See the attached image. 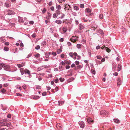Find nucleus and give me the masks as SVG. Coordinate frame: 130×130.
<instances>
[{
  "label": "nucleus",
  "mask_w": 130,
  "mask_h": 130,
  "mask_svg": "<svg viewBox=\"0 0 130 130\" xmlns=\"http://www.w3.org/2000/svg\"><path fill=\"white\" fill-rule=\"evenodd\" d=\"M100 114L105 117H107L109 115V113L105 110H103L100 111Z\"/></svg>",
  "instance_id": "1"
},
{
  "label": "nucleus",
  "mask_w": 130,
  "mask_h": 130,
  "mask_svg": "<svg viewBox=\"0 0 130 130\" xmlns=\"http://www.w3.org/2000/svg\"><path fill=\"white\" fill-rule=\"evenodd\" d=\"M59 65V66L58 67L59 69L60 70V71L63 70V67L62 66H65V63L63 61H62L60 63Z\"/></svg>",
  "instance_id": "2"
},
{
  "label": "nucleus",
  "mask_w": 130,
  "mask_h": 130,
  "mask_svg": "<svg viewBox=\"0 0 130 130\" xmlns=\"http://www.w3.org/2000/svg\"><path fill=\"white\" fill-rule=\"evenodd\" d=\"M5 13L8 15H13L15 14V12L12 10H8L5 12Z\"/></svg>",
  "instance_id": "3"
},
{
  "label": "nucleus",
  "mask_w": 130,
  "mask_h": 130,
  "mask_svg": "<svg viewBox=\"0 0 130 130\" xmlns=\"http://www.w3.org/2000/svg\"><path fill=\"white\" fill-rule=\"evenodd\" d=\"M0 125L1 126H6L7 124L5 119H3L0 121Z\"/></svg>",
  "instance_id": "4"
},
{
  "label": "nucleus",
  "mask_w": 130,
  "mask_h": 130,
  "mask_svg": "<svg viewBox=\"0 0 130 130\" xmlns=\"http://www.w3.org/2000/svg\"><path fill=\"white\" fill-rule=\"evenodd\" d=\"M121 31L122 35H125L127 32V30L124 28H121Z\"/></svg>",
  "instance_id": "5"
},
{
  "label": "nucleus",
  "mask_w": 130,
  "mask_h": 130,
  "mask_svg": "<svg viewBox=\"0 0 130 130\" xmlns=\"http://www.w3.org/2000/svg\"><path fill=\"white\" fill-rule=\"evenodd\" d=\"M51 54L52 55V56L51 58V59H55L57 58L55 57L57 55V54L56 52H52V53Z\"/></svg>",
  "instance_id": "6"
},
{
  "label": "nucleus",
  "mask_w": 130,
  "mask_h": 130,
  "mask_svg": "<svg viewBox=\"0 0 130 130\" xmlns=\"http://www.w3.org/2000/svg\"><path fill=\"white\" fill-rule=\"evenodd\" d=\"M24 72L25 74H27L28 75V77H31V75L30 74V72L27 69L25 70Z\"/></svg>",
  "instance_id": "7"
},
{
  "label": "nucleus",
  "mask_w": 130,
  "mask_h": 130,
  "mask_svg": "<svg viewBox=\"0 0 130 130\" xmlns=\"http://www.w3.org/2000/svg\"><path fill=\"white\" fill-rule=\"evenodd\" d=\"M117 84L118 86H119L120 85H121L122 83V81L120 77H118L117 79Z\"/></svg>",
  "instance_id": "8"
},
{
  "label": "nucleus",
  "mask_w": 130,
  "mask_h": 130,
  "mask_svg": "<svg viewBox=\"0 0 130 130\" xmlns=\"http://www.w3.org/2000/svg\"><path fill=\"white\" fill-rule=\"evenodd\" d=\"M76 36L75 37L73 36L70 39V40L73 43L75 42L77 40V39L76 38Z\"/></svg>",
  "instance_id": "9"
},
{
  "label": "nucleus",
  "mask_w": 130,
  "mask_h": 130,
  "mask_svg": "<svg viewBox=\"0 0 130 130\" xmlns=\"http://www.w3.org/2000/svg\"><path fill=\"white\" fill-rule=\"evenodd\" d=\"M85 28L84 26V25L80 23L78 25V29L80 30H82L84 29Z\"/></svg>",
  "instance_id": "10"
},
{
  "label": "nucleus",
  "mask_w": 130,
  "mask_h": 130,
  "mask_svg": "<svg viewBox=\"0 0 130 130\" xmlns=\"http://www.w3.org/2000/svg\"><path fill=\"white\" fill-rule=\"evenodd\" d=\"M4 69L5 70L10 71V67L9 65H6L4 66Z\"/></svg>",
  "instance_id": "11"
},
{
  "label": "nucleus",
  "mask_w": 130,
  "mask_h": 130,
  "mask_svg": "<svg viewBox=\"0 0 130 130\" xmlns=\"http://www.w3.org/2000/svg\"><path fill=\"white\" fill-rule=\"evenodd\" d=\"M81 19L83 21L85 22H87L89 21V22H90V21L92 20V19L91 20H89L87 19L85 17H83L81 18Z\"/></svg>",
  "instance_id": "12"
},
{
  "label": "nucleus",
  "mask_w": 130,
  "mask_h": 130,
  "mask_svg": "<svg viewBox=\"0 0 130 130\" xmlns=\"http://www.w3.org/2000/svg\"><path fill=\"white\" fill-rule=\"evenodd\" d=\"M79 124L80 127L83 128L85 127V123L83 121H80L79 122Z\"/></svg>",
  "instance_id": "13"
},
{
  "label": "nucleus",
  "mask_w": 130,
  "mask_h": 130,
  "mask_svg": "<svg viewBox=\"0 0 130 130\" xmlns=\"http://www.w3.org/2000/svg\"><path fill=\"white\" fill-rule=\"evenodd\" d=\"M47 15L46 17V19L47 20H49L51 17L52 14L49 12H47Z\"/></svg>",
  "instance_id": "14"
},
{
  "label": "nucleus",
  "mask_w": 130,
  "mask_h": 130,
  "mask_svg": "<svg viewBox=\"0 0 130 130\" xmlns=\"http://www.w3.org/2000/svg\"><path fill=\"white\" fill-rule=\"evenodd\" d=\"M87 120L89 123L90 124L93 122V120H92L90 117H88L87 119Z\"/></svg>",
  "instance_id": "15"
},
{
  "label": "nucleus",
  "mask_w": 130,
  "mask_h": 130,
  "mask_svg": "<svg viewBox=\"0 0 130 130\" xmlns=\"http://www.w3.org/2000/svg\"><path fill=\"white\" fill-rule=\"evenodd\" d=\"M18 22H19L23 23L24 21L22 18L20 16L18 17Z\"/></svg>",
  "instance_id": "16"
},
{
  "label": "nucleus",
  "mask_w": 130,
  "mask_h": 130,
  "mask_svg": "<svg viewBox=\"0 0 130 130\" xmlns=\"http://www.w3.org/2000/svg\"><path fill=\"white\" fill-rule=\"evenodd\" d=\"M56 126L57 128L59 130H60L62 128V125L60 124H57Z\"/></svg>",
  "instance_id": "17"
},
{
  "label": "nucleus",
  "mask_w": 130,
  "mask_h": 130,
  "mask_svg": "<svg viewBox=\"0 0 130 130\" xmlns=\"http://www.w3.org/2000/svg\"><path fill=\"white\" fill-rule=\"evenodd\" d=\"M85 13H90L91 12V10L89 8H87L85 9Z\"/></svg>",
  "instance_id": "18"
},
{
  "label": "nucleus",
  "mask_w": 130,
  "mask_h": 130,
  "mask_svg": "<svg viewBox=\"0 0 130 130\" xmlns=\"http://www.w3.org/2000/svg\"><path fill=\"white\" fill-rule=\"evenodd\" d=\"M65 63V64H70L71 63V61L69 60H66L64 61Z\"/></svg>",
  "instance_id": "19"
},
{
  "label": "nucleus",
  "mask_w": 130,
  "mask_h": 130,
  "mask_svg": "<svg viewBox=\"0 0 130 130\" xmlns=\"http://www.w3.org/2000/svg\"><path fill=\"white\" fill-rule=\"evenodd\" d=\"M75 79V78L73 77H71L69 79H68L67 80V82L68 83H69L72 81L73 80H74Z\"/></svg>",
  "instance_id": "20"
},
{
  "label": "nucleus",
  "mask_w": 130,
  "mask_h": 130,
  "mask_svg": "<svg viewBox=\"0 0 130 130\" xmlns=\"http://www.w3.org/2000/svg\"><path fill=\"white\" fill-rule=\"evenodd\" d=\"M113 121L115 123H118L120 122V121L116 118H114L113 119Z\"/></svg>",
  "instance_id": "21"
},
{
  "label": "nucleus",
  "mask_w": 130,
  "mask_h": 130,
  "mask_svg": "<svg viewBox=\"0 0 130 130\" xmlns=\"http://www.w3.org/2000/svg\"><path fill=\"white\" fill-rule=\"evenodd\" d=\"M32 98L34 100H36L39 99L40 98V97L39 96L35 95L32 96Z\"/></svg>",
  "instance_id": "22"
},
{
  "label": "nucleus",
  "mask_w": 130,
  "mask_h": 130,
  "mask_svg": "<svg viewBox=\"0 0 130 130\" xmlns=\"http://www.w3.org/2000/svg\"><path fill=\"white\" fill-rule=\"evenodd\" d=\"M58 105L59 106H61L64 103V102L63 101H58Z\"/></svg>",
  "instance_id": "23"
},
{
  "label": "nucleus",
  "mask_w": 130,
  "mask_h": 130,
  "mask_svg": "<svg viewBox=\"0 0 130 130\" xmlns=\"http://www.w3.org/2000/svg\"><path fill=\"white\" fill-rule=\"evenodd\" d=\"M46 44V42L45 40L42 41L41 43V45L42 46H43L45 45Z\"/></svg>",
  "instance_id": "24"
},
{
  "label": "nucleus",
  "mask_w": 130,
  "mask_h": 130,
  "mask_svg": "<svg viewBox=\"0 0 130 130\" xmlns=\"http://www.w3.org/2000/svg\"><path fill=\"white\" fill-rule=\"evenodd\" d=\"M98 32L102 36H103L104 35V33L103 32V31L101 29H99L98 30Z\"/></svg>",
  "instance_id": "25"
},
{
  "label": "nucleus",
  "mask_w": 130,
  "mask_h": 130,
  "mask_svg": "<svg viewBox=\"0 0 130 130\" xmlns=\"http://www.w3.org/2000/svg\"><path fill=\"white\" fill-rule=\"evenodd\" d=\"M94 15V13L93 12L89 13V14H86V15L88 16L90 18H92V17Z\"/></svg>",
  "instance_id": "26"
},
{
  "label": "nucleus",
  "mask_w": 130,
  "mask_h": 130,
  "mask_svg": "<svg viewBox=\"0 0 130 130\" xmlns=\"http://www.w3.org/2000/svg\"><path fill=\"white\" fill-rule=\"evenodd\" d=\"M122 69L121 66L120 64H118V71H120Z\"/></svg>",
  "instance_id": "27"
},
{
  "label": "nucleus",
  "mask_w": 130,
  "mask_h": 130,
  "mask_svg": "<svg viewBox=\"0 0 130 130\" xmlns=\"http://www.w3.org/2000/svg\"><path fill=\"white\" fill-rule=\"evenodd\" d=\"M117 65L116 64H114L113 65L112 67V70L114 71H116V68Z\"/></svg>",
  "instance_id": "28"
},
{
  "label": "nucleus",
  "mask_w": 130,
  "mask_h": 130,
  "mask_svg": "<svg viewBox=\"0 0 130 130\" xmlns=\"http://www.w3.org/2000/svg\"><path fill=\"white\" fill-rule=\"evenodd\" d=\"M55 23L58 24H61L62 22L60 20H57L55 21Z\"/></svg>",
  "instance_id": "29"
},
{
  "label": "nucleus",
  "mask_w": 130,
  "mask_h": 130,
  "mask_svg": "<svg viewBox=\"0 0 130 130\" xmlns=\"http://www.w3.org/2000/svg\"><path fill=\"white\" fill-rule=\"evenodd\" d=\"M0 91L2 93L4 94L6 92V90L4 88H3Z\"/></svg>",
  "instance_id": "30"
},
{
  "label": "nucleus",
  "mask_w": 130,
  "mask_h": 130,
  "mask_svg": "<svg viewBox=\"0 0 130 130\" xmlns=\"http://www.w3.org/2000/svg\"><path fill=\"white\" fill-rule=\"evenodd\" d=\"M4 5L7 8H8L9 7V3L7 2H5V3L4 4Z\"/></svg>",
  "instance_id": "31"
},
{
  "label": "nucleus",
  "mask_w": 130,
  "mask_h": 130,
  "mask_svg": "<svg viewBox=\"0 0 130 130\" xmlns=\"http://www.w3.org/2000/svg\"><path fill=\"white\" fill-rule=\"evenodd\" d=\"M56 8L58 10H60L61 8V6L60 5H56Z\"/></svg>",
  "instance_id": "32"
},
{
  "label": "nucleus",
  "mask_w": 130,
  "mask_h": 130,
  "mask_svg": "<svg viewBox=\"0 0 130 130\" xmlns=\"http://www.w3.org/2000/svg\"><path fill=\"white\" fill-rule=\"evenodd\" d=\"M71 71V72H70V74H67V75H66L65 76L66 77H67V76H71L72 75V70H70V71ZM68 71V72H69V71Z\"/></svg>",
  "instance_id": "33"
},
{
  "label": "nucleus",
  "mask_w": 130,
  "mask_h": 130,
  "mask_svg": "<svg viewBox=\"0 0 130 130\" xmlns=\"http://www.w3.org/2000/svg\"><path fill=\"white\" fill-rule=\"evenodd\" d=\"M20 71L21 73V74L22 75H23L24 73L23 69V68H20Z\"/></svg>",
  "instance_id": "34"
},
{
  "label": "nucleus",
  "mask_w": 130,
  "mask_h": 130,
  "mask_svg": "<svg viewBox=\"0 0 130 130\" xmlns=\"http://www.w3.org/2000/svg\"><path fill=\"white\" fill-rule=\"evenodd\" d=\"M74 9L76 10L77 11L79 10V8L78 6H74Z\"/></svg>",
  "instance_id": "35"
},
{
  "label": "nucleus",
  "mask_w": 130,
  "mask_h": 130,
  "mask_svg": "<svg viewBox=\"0 0 130 130\" xmlns=\"http://www.w3.org/2000/svg\"><path fill=\"white\" fill-rule=\"evenodd\" d=\"M62 30L63 32H66L67 31V28L66 27H64L62 28Z\"/></svg>",
  "instance_id": "36"
},
{
  "label": "nucleus",
  "mask_w": 130,
  "mask_h": 130,
  "mask_svg": "<svg viewBox=\"0 0 130 130\" xmlns=\"http://www.w3.org/2000/svg\"><path fill=\"white\" fill-rule=\"evenodd\" d=\"M82 46V45L80 44H77L76 45V47L78 49H80L81 48Z\"/></svg>",
  "instance_id": "37"
},
{
  "label": "nucleus",
  "mask_w": 130,
  "mask_h": 130,
  "mask_svg": "<svg viewBox=\"0 0 130 130\" xmlns=\"http://www.w3.org/2000/svg\"><path fill=\"white\" fill-rule=\"evenodd\" d=\"M56 12L57 15H59L60 14L62 13L61 12H60V11L59 10H56Z\"/></svg>",
  "instance_id": "38"
},
{
  "label": "nucleus",
  "mask_w": 130,
  "mask_h": 130,
  "mask_svg": "<svg viewBox=\"0 0 130 130\" xmlns=\"http://www.w3.org/2000/svg\"><path fill=\"white\" fill-rule=\"evenodd\" d=\"M99 18L101 19H102L103 18V14H101L99 15Z\"/></svg>",
  "instance_id": "39"
},
{
  "label": "nucleus",
  "mask_w": 130,
  "mask_h": 130,
  "mask_svg": "<svg viewBox=\"0 0 130 130\" xmlns=\"http://www.w3.org/2000/svg\"><path fill=\"white\" fill-rule=\"evenodd\" d=\"M24 65H22L20 64H18L17 65V66L19 68H21Z\"/></svg>",
  "instance_id": "40"
},
{
  "label": "nucleus",
  "mask_w": 130,
  "mask_h": 130,
  "mask_svg": "<svg viewBox=\"0 0 130 130\" xmlns=\"http://www.w3.org/2000/svg\"><path fill=\"white\" fill-rule=\"evenodd\" d=\"M4 50L6 51H8L9 48L7 46H5L4 47Z\"/></svg>",
  "instance_id": "41"
},
{
  "label": "nucleus",
  "mask_w": 130,
  "mask_h": 130,
  "mask_svg": "<svg viewBox=\"0 0 130 130\" xmlns=\"http://www.w3.org/2000/svg\"><path fill=\"white\" fill-rule=\"evenodd\" d=\"M35 56L36 57L39 58L40 57V55L39 54L37 53L35 55Z\"/></svg>",
  "instance_id": "42"
},
{
  "label": "nucleus",
  "mask_w": 130,
  "mask_h": 130,
  "mask_svg": "<svg viewBox=\"0 0 130 130\" xmlns=\"http://www.w3.org/2000/svg\"><path fill=\"white\" fill-rule=\"evenodd\" d=\"M62 51V50L60 49H58L57 51V52L58 54H60Z\"/></svg>",
  "instance_id": "43"
},
{
  "label": "nucleus",
  "mask_w": 130,
  "mask_h": 130,
  "mask_svg": "<svg viewBox=\"0 0 130 130\" xmlns=\"http://www.w3.org/2000/svg\"><path fill=\"white\" fill-rule=\"evenodd\" d=\"M22 87L26 91L27 87L26 85L25 84L23 85V86H22Z\"/></svg>",
  "instance_id": "44"
},
{
  "label": "nucleus",
  "mask_w": 130,
  "mask_h": 130,
  "mask_svg": "<svg viewBox=\"0 0 130 130\" xmlns=\"http://www.w3.org/2000/svg\"><path fill=\"white\" fill-rule=\"evenodd\" d=\"M105 49L106 51L108 53L110 52L111 51V50L107 47H105Z\"/></svg>",
  "instance_id": "45"
},
{
  "label": "nucleus",
  "mask_w": 130,
  "mask_h": 130,
  "mask_svg": "<svg viewBox=\"0 0 130 130\" xmlns=\"http://www.w3.org/2000/svg\"><path fill=\"white\" fill-rule=\"evenodd\" d=\"M16 87L17 88L19 89L20 90H22V88L19 85H18L16 86Z\"/></svg>",
  "instance_id": "46"
},
{
  "label": "nucleus",
  "mask_w": 130,
  "mask_h": 130,
  "mask_svg": "<svg viewBox=\"0 0 130 130\" xmlns=\"http://www.w3.org/2000/svg\"><path fill=\"white\" fill-rule=\"evenodd\" d=\"M46 11H47L46 9L45 8H44L42 10V13L43 14H44L46 12Z\"/></svg>",
  "instance_id": "47"
},
{
  "label": "nucleus",
  "mask_w": 130,
  "mask_h": 130,
  "mask_svg": "<svg viewBox=\"0 0 130 130\" xmlns=\"http://www.w3.org/2000/svg\"><path fill=\"white\" fill-rule=\"evenodd\" d=\"M3 87H6L9 86V85L8 83H5L3 84Z\"/></svg>",
  "instance_id": "48"
},
{
  "label": "nucleus",
  "mask_w": 130,
  "mask_h": 130,
  "mask_svg": "<svg viewBox=\"0 0 130 130\" xmlns=\"http://www.w3.org/2000/svg\"><path fill=\"white\" fill-rule=\"evenodd\" d=\"M91 72L92 73L94 74H95V71L93 69H91Z\"/></svg>",
  "instance_id": "49"
},
{
  "label": "nucleus",
  "mask_w": 130,
  "mask_h": 130,
  "mask_svg": "<svg viewBox=\"0 0 130 130\" xmlns=\"http://www.w3.org/2000/svg\"><path fill=\"white\" fill-rule=\"evenodd\" d=\"M58 16V15L56 13H54L53 15V17L54 18H56Z\"/></svg>",
  "instance_id": "50"
},
{
  "label": "nucleus",
  "mask_w": 130,
  "mask_h": 130,
  "mask_svg": "<svg viewBox=\"0 0 130 130\" xmlns=\"http://www.w3.org/2000/svg\"><path fill=\"white\" fill-rule=\"evenodd\" d=\"M54 81L55 83H57L59 82L58 78H56L54 80Z\"/></svg>",
  "instance_id": "51"
},
{
  "label": "nucleus",
  "mask_w": 130,
  "mask_h": 130,
  "mask_svg": "<svg viewBox=\"0 0 130 130\" xmlns=\"http://www.w3.org/2000/svg\"><path fill=\"white\" fill-rule=\"evenodd\" d=\"M47 4L49 6H51L53 4V2L52 1H50Z\"/></svg>",
  "instance_id": "52"
},
{
  "label": "nucleus",
  "mask_w": 130,
  "mask_h": 130,
  "mask_svg": "<svg viewBox=\"0 0 130 130\" xmlns=\"http://www.w3.org/2000/svg\"><path fill=\"white\" fill-rule=\"evenodd\" d=\"M59 80L60 81V82H62L64 81V78H63L62 77H60L59 78Z\"/></svg>",
  "instance_id": "53"
},
{
  "label": "nucleus",
  "mask_w": 130,
  "mask_h": 130,
  "mask_svg": "<svg viewBox=\"0 0 130 130\" xmlns=\"http://www.w3.org/2000/svg\"><path fill=\"white\" fill-rule=\"evenodd\" d=\"M40 47L39 45H37L35 47V49L36 50H38L40 49Z\"/></svg>",
  "instance_id": "54"
},
{
  "label": "nucleus",
  "mask_w": 130,
  "mask_h": 130,
  "mask_svg": "<svg viewBox=\"0 0 130 130\" xmlns=\"http://www.w3.org/2000/svg\"><path fill=\"white\" fill-rule=\"evenodd\" d=\"M118 74V73L117 72H115L113 74V75L115 76H117Z\"/></svg>",
  "instance_id": "55"
},
{
  "label": "nucleus",
  "mask_w": 130,
  "mask_h": 130,
  "mask_svg": "<svg viewBox=\"0 0 130 130\" xmlns=\"http://www.w3.org/2000/svg\"><path fill=\"white\" fill-rule=\"evenodd\" d=\"M36 88L37 89H41V87L38 85L36 86Z\"/></svg>",
  "instance_id": "56"
},
{
  "label": "nucleus",
  "mask_w": 130,
  "mask_h": 130,
  "mask_svg": "<svg viewBox=\"0 0 130 130\" xmlns=\"http://www.w3.org/2000/svg\"><path fill=\"white\" fill-rule=\"evenodd\" d=\"M61 14H62V15L60 17H59V18L62 19L63 18L64 16V14L62 13H61Z\"/></svg>",
  "instance_id": "57"
},
{
  "label": "nucleus",
  "mask_w": 130,
  "mask_h": 130,
  "mask_svg": "<svg viewBox=\"0 0 130 130\" xmlns=\"http://www.w3.org/2000/svg\"><path fill=\"white\" fill-rule=\"evenodd\" d=\"M96 57L97 58L99 59H101L102 58V57L101 56H100L98 55L96 56Z\"/></svg>",
  "instance_id": "58"
},
{
  "label": "nucleus",
  "mask_w": 130,
  "mask_h": 130,
  "mask_svg": "<svg viewBox=\"0 0 130 130\" xmlns=\"http://www.w3.org/2000/svg\"><path fill=\"white\" fill-rule=\"evenodd\" d=\"M36 1L38 3V4H40L42 1V0H36Z\"/></svg>",
  "instance_id": "59"
},
{
  "label": "nucleus",
  "mask_w": 130,
  "mask_h": 130,
  "mask_svg": "<svg viewBox=\"0 0 130 130\" xmlns=\"http://www.w3.org/2000/svg\"><path fill=\"white\" fill-rule=\"evenodd\" d=\"M0 65L2 67H3L4 68V66H5V64L1 63L0 64Z\"/></svg>",
  "instance_id": "60"
},
{
  "label": "nucleus",
  "mask_w": 130,
  "mask_h": 130,
  "mask_svg": "<svg viewBox=\"0 0 130 130\" xmlns=\"http://www.w3.org/2000/svg\"><path fill=\"white\" fill-rule=\"evenodd\" d=\"M45 56L46 58H49V55L48 54V53H46L45 54Z\"/></svg>",
  "instance_id": "61"
},
{
  "label": "nucleus",
  "mask_w": 130,
  "mask_h": 130,
  "mask_svg": "<svg viewBox=\"0 0 130 130\" xmlns=\"http://www.w3.org/2000/svg\"><path fill=\"white\" fill-rule=\"evenodd\" d=\"M82 43L83 44H85L86 42V41L85 40L83 39L82 41Z\"/></svg>",
  "instance_id": "62"
},
{
  "label": "nucleus",
  "mask_w": 130,
  "mask_h": 130,
  "mask_svg": "<svg viewBox=\"0 0 130 130\" xmlns=\"http://www.w3.org/2000/svg\"><path fill=\"white\" fill-rule=\"evenodd\" d=\"M36 36V34L35 33H34L32 34V37H33V38H35Z\"/></svg>",
  "instance_id": "63"
},
{
  "label": "nucleus",
  "mask_w": 130,
  "mask_h": 130,
  "mask_svg": "<svg viewBox=\"0 0 130 130\" xmlns=\"http://www.w3.org/2000/svg\"><path fill=\"white\" fill-rule=\"evenodd\" d=\"M61 57L62 58H63L64 57V55L63 54H62L60 55Z\"/></svg>",
  "instance_id": "64"
}]
</instances>
